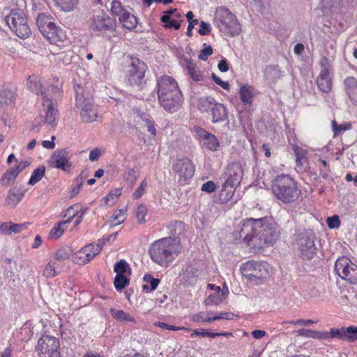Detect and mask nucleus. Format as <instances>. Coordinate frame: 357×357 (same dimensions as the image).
I'll use <instances>...</instances> for the list:
<instances>
[{"instance_id":"1","label":"nucleus","mask_w":357,"mask_h":357,"mask_svg":"<svg viewBox=\"0 0 357 357\" xmlns=\"http://www.w3.org/2000/svg\"><path fill=\"white\" fill-rule=\"evenodd\" d=\"M183 246L178 237L167 236L153 241L149 248L151 260L163 268L169 267L181 254Z\"/></svg>"},{"instance_id":"2","label":"nucleus","mask_w":357,"mask_h":357,"mask_svg":"<svg viewBox=\"0 0 357 357\" xmlns=\"http://www.w3.org/2000/svg\"><path fill=\"white\" fill-rule=\"evenodd\" d=\"M157 96L160 105L168 112H176L182 105V93L171 76L165 75L157 79Z\"/></svg>"},{"instance_id":"3","label":"nucleus","mask_w":357,"mask_h":357,"mask_svg":"<svg viewBox=\"0 0 357 357\" xmlns=\"http://www.w3.org/2000/svg\"><path fill=\"white\" fill-rule=\"evenodd\" d=\"M271 190L273 197L284 204L294 203L302 193L296 179L287 174L276 176L271 181Z\"/></svg>"},{"instance_id":"4","label":"nucleus","mask_w":357,"mask_h":357,"mask_svg":"<svg viewBox=\"0 0 357 357\" xmlns=\"http://www.w3.org/2000/svg\"><path fill=\"white\" fill-rule=\"evenodd\" d=\"M199 111L213 123L222 122L227 118L226 107L211 97H203L198 102Z\"/></svg>"},{"instance_id":"5","label":"nucleus","mask_w":357,"mask_h":357,"mask_svg":"<svg viewBox=\"0 0 357 357\" xmlns=\"http://www.w3.org/2000/svg\"><path fill=\"white\" fill-rule=\"evenodd\" d=\"M36 24L40 33L50 43L57 44L66 38L65 32L56 26L51 15L44 13H39L36 18Z\"/></svg>"},{"instance_id":"6","label":"nucleus","mask_w":357,"mask_h":357,"mask_svg":"<svg viewBox=\"0 0 357 357\" xmlns=\"http://www.w3.org/2000/svg\"><path fill=\"white\" fill-rule=\"evenodd\" d=\"M146 64L139 58L127 56L126 58L125 77L128 84L132 86H139L144 82Z\"/></svg>"},{"instance_id":"7","label":"nucleus","mask_w":357,"mask_h":357,"mask_svg":"<svg viewBox=\"0 0 357 357\" xmlns=\"http://www.w3.org/2000/svg\"><path fill=\"white\" fill-rule=\"evenodd\" d=\"M75 107L80 109L79 114L85 123H91L96 120L98 111L92 100L84 96V89L80 84H75Z\"/></svg>"},{"instance_id":"8","label":"nucleus","mask_w":357,"mask_h":357,"mask_svg":"<svg viewBox=\"0 0 357 357\" xmlns=\"http://www.w3.org/2000/svg\"><path fill=\"white\" fill-rule=\"evenodd\" d=\"M215 21L221 31L234 36L241 32V24L236 16L227 8L219 7L215 13Z\"/></svg>"},{"instance_id":"9","label":"nucleus","mask_w":357,"mask_h":357,"mask_svg":"<svg viewBox=\"0 0 357 357\" xmlns=\"http://www.w3.org/2000/svg\"><path fill=\"white\" fill-rule=\"evenodd\" d=\"M6 22L10 30L20 38H26L31 33L26 15L21 9H12L6 17Z\"/></svg>"},{"instance_id":"10","label":"nucleus","mask_w":357,"mask_h":357,"mask_svg":"<svg viewBox=\"0 0 357 357\" xmlns=\"http://www.w3.org/2000/svg\"><path fill=\"white\" fill-rule=\"evenodd\" d=\"M172 171L178 183L184 186L190 183L195 173V165L189 158H176L172 163Z\"/></svg>"},{"instance_id":"11","label":"nucleus","mask_w":357,"mask_h":357,"mask_svg":"<svg viewBox=\"0 0 357 357\" xmlns=\"http://www.w3.org/2000/svg\"><path fill=\"white\" fill-rule=\"evenodd\" d=\"M243 275L249 281L260 284L269 277L268 264L255 261H248L241 266Z\"/></svg>"},{"instance_id":"12","label":"nucleus","mask_w":357,"mask_h":357,"mask_svg":"<svg viewBox=\"0 0 357 357\" xmlns=\"http://www.w3.org/2000/svg\"><path fill=\"white\" fill-rule=\"evenodd\" d=\"M265 218H248L243 221L239 236L243 241L253 248V243L257 241V238L263 229V222Z\"/></svg>"},{"instance_id":"13","label":"nucleus","mask_w":357,"mask_h":357,"mask_svg":"<svg viewBox=\"0 0 357 357\" xmlns=\"http://www.w3.org/2000/svg\"><path fill=\"white\" fill-rule=\"evenodd\" d=\"M336 273L350 284H357V265L347 257H339L335 264Z\"/></svg>"},{"instance_id":"14","label":"nucleus","mask_w":357,"mask_h":357,"mask_svg":"<svg viewBox=\"0 0 357 357\" xmlns=\"http://www.w3.org/2000/svg\"><path fill=\"white\" fill-rule=\"evenodd\" d=\"M113 271L116 273L113 284L120 292L130 284L132 269L126 260L121 259L114 264Z\"/></svg>"},{"instance_id":"15","label":"nucleus","mask_w":357,"mask_h":357,"mask_svg":"<svg viewBox=\"0 0 357 357\" xmlns=\"http://www.w3.org/2000/svg\"><path fill=\"white\" fill-rule=\"evenodd\" d=\"M59 349V339L51 335H43L36 345L39 357H61Z\"/></svg>"},{"instance_id":"16","label":"nucleus","mask_w":357,"mask_h":357,"mask_svg":"<svg viewBox=\"0 0 357 357\" xmlns=\"http://www.w3.org/2000/svg\"><path fill=\"white\" fill-rule=\"evenodd\" d=\"M109 239L110 236L108 235L102 240H99L98 243L96 245L90 243L85 245L75 254L73 261L78 264L84 265L87 264L100 252L102 246L105 242L109 241Z\"/></svg>"},{"instance_id":"17","label":"nucleus","mask_w":357,"mask_h":357,"mask_svg":"<svg viewBox=\"0 0 357 357\" xmlns=\"http://www.w3.org/2000/svg\"><path fill=\"white\" fill-rule=\"evenodd\" d=\"M298 255L303 260H310L317 254L314 236L309 234H301L297 240Z\"/></svg>"},{"instance_id":"18","label":"nucleus","mask_w":357,"mask_h":357,"mask_svg":"<svg viewBox=\"0 0 357 357\" xmlns=\"http://www.w3.org/2000/svg\"><path fill=\"white\" fill-rule=\"evenodd\" d=\"M236 169V171L234 170V175L230 173L229 177L227 178L225 181L222 189L219 195V199L221 203H227L229 202L233 197L234 194V186L240 182L241 175L239 172L241 169L238 165H233L230 169Z\"/></svg>"},{"instance_id":"19","label":"nucleus","mask_w":357,"mask_h":357,"mask_svg":"<svg viewBox=\"0 0 357 357\" xmlns=\"http://www.w3.org/2000/svg\"><path fill=\"white\" fill-rule=\"evenodd\" d=\"M192 130L195 132V139L200 142H203L204 146L207 149L211 151H215L218 149L220 143L215 135L198 126H195Z\"/></svg>"},{"instance_id":"20","label":"nucleus","mask_w":357,"mask_h":357,"mask_svg":"<svg viewBox=\"0 0 357 357\" xmlns=\"http://www.w3.org/2000/svg\"><path fill=\"white\" fill-rule=\"evenodd\" d=\"M277 234L275 231L268 225L263 222V229L257 237V241L253 243V249H260L264 247L272 245L276 241Z\"/></svg>"},{"instance_id":"21","label":"nucleus","mask_w":357,"mask_h":357,"mask_svg":"<svg viewBox=\"0 0 357 357\" xmlns=\"http://www.w3.org/2000/svg\"><path fill=\"white\" fill-rule=\"evenodd\" d=\"M119 7L120 2L113 1V14L119 16V20L123 26L129 30L136 28L137 25L136 17L124 9H121L120 11L118 12L116 9Z\"/></svg>"},{"instance_id":"22","label":"nucleus","mask_w":357,"mask_h":357,"mask_svg":"<svg viewBox=\"0 0 357 357\" xmlns=\"http://www.w3.org/2000/svg\"><path fill=\"white\" fill-rule=\"evenodd\" d=\"M160 20L163 23V27L166 29L178 30L181 23L183 21L182 16L176 9H171L164 12Z\"/></svg>"},{"instance_id":"23","label":"nucleus","mask_w":357,"mask_h":357,"mask_svg":"<svg viewBox=\"0 0 357 357\" xmlns=\"http://www.w3.org/2000/svg\"><path fill=\"white\" fill-rule=\"evenodd\" d=\"M43 107L45 113L44 123L53 128L55 127L59 117L56 103L51 102L50 100H47L43 102Z\"/></svg>"},{"instance_id":"24","label":"nucleus","mask_w":357,"mask_h":357,"mask_svg":"<svg viewBox=\"0 0 357 357\" xmlns=\"http://www.w3.org/2000/svg\"><path fill=\"white\" fill-rule=\"evenodd\" d=\"M17 96V89L14 85L9 86L0 91V109L15 104Z\"/></svg>"},{"instance_id":"25","label":"nucleus","mask_w":357,"mask_h":357,"mask_svg":"<svg viewBox=\"0 0 357 357\" xmlns=\"http://www.w3.org/2000/svg\"><path fill=\"white\" fill-rule=\"evenodd\" d=\"M51 160L54 167L57 169L66 171V168L71 166V164L69 162V153L66 149L56 150L54 152Z\"/></svg>"},{"instance_id":"26","label":"nucleus","mask_w":357,"mask_h":357,"mask_svg":"<svg viewBox=\"0 0 357 357\" xmlns=\"http://www.w3.org/2000/svg\"><path fill=\"white\" fill-rule=\"evenodd\" d=\"M318 89L323 93H328L333 87V79L328 68H322L317 78Z\"/></svg>"},{"instance_id":"27","label":"nucleus","mask_w":357,"mask_h":357,"mask_svg":"<svg viewBox=\"0 0 357 357\" xmlns=\"http://www.w3.org/2000/svg\"><path fill=\"white\" fill-rule=\"evenodd\" d=\"M112 24L110 17L103 10H96L93 15L91 27L94 30H107Z\"/></svg>"},{"instance_id":"28","label":"nucleus","mask_w":357,"mask_h":357,"mask_svg":"<svg viewBox=\"0 0 357 357\" xmlns=\"http://www.w3.org/2000/svg\"><path fill=\"white\" fill-rule=\"evenodd\" d=\"M188 75L194 82H200L204 81L205 75L199 66L190 59L184 60Z\"/></svg>"},{"instance_id":"29","label":"nucleus","mask_w":357,"mask_h":357,"mask_svg":"<svg viewBox=\"0 0 357 357\" xmlns=\"http://www.w3.org/2000/svg\"><path fill=\"white\" fill-rule=\"evenodd\" d=\"M240 100L243 105H252L253 99L257 92L255 87L248 84H244L239 89Z\"/></svg>"},{"instance_id":"30","label":"nucleus","mask_w":357,"mask_h":357,"mask_svg":"<svg viewBox=\"0 0 357 357\" xmlns=\"http://www.w3.org/2000/svg\"><path fill=\"white\" fill-rule=\"evenodd\" d=\"M63 90L62 85L57 86L51 85L47 86L45 91L42 93L43 101L50 100L51 102L56 103L57 100L62 97Z\"/></svg>"},{"instance_id":"31","label":"nucleus","mask_w":357,"mask_h":357,"mask_svg":"<svg viewBox=\"0 0 357 357\" xmlns=\"http://www.w3.org/2000/svg\"><path fill=\"white\" fill-rule=\"evenodd\" d=\"M29 225V222L15 224L12 222H3L0 225V232L3 234L10 235L12 233L18 234L26 229Z\"/></svg>"},{"instance_id":"32","label":"nucleus","mask_w":357,"mask_h":357,"mask_svg":"<svg viewBox=\"0 0 357 357\" xmlns=\"http://www.w3.org/2000/svg\"><path fill=\"white\" fill-rule=\"evenodd\" d=\"M345 89L351 101L357 105V79L354 77H348L344 79Z\"/></svg>"},{"instance_id":"33","label":"nucleus","mask_w":357,"mask_h":357,"mask_svg":"<svg viewBox=\"0 0 357 357\" xmlns=\"http://www.w3.org/2000/svg\"><path fill=\"white\" fill-rule=\"evenodd\" d=\"M24 192L20 189H10L5 200V204L14 208L24 197Z\"/></svg>"},{"instance_id":"34","label":"nucleus","mask_w":357,"mask_h":357,"mask_svg":"<svg viewBox=\"0 0 357 357\" xmlns=\"http://www.w3.org/2000/svg\"><path fill=\"white\" fill-rule=\"evenodd\" d=\"M228 292V288L227 287H223L222 292H214L209 294L205 299L204 304L206 305H218L222 302Z\"/></svg>"},{"instance_id":"35","label":"nucleus","mask_w":357,"mask_h":357,"mask_svg":"<svg viewBox=\"0 0 357 357\" xmlns=\"http://www.w3.org/2000/svg\"><path fill=\"white\" fill-rule=\"evenodd\" d=\"M54 5L64 12L73 11L78 5L79 0H52Z\"/></svg>"},{"instance_id":"36","label":"nucleus","mask_w":357,"mask_h":357,"mask_svg":"<svg viewBox=\"0 0 357 357\" xmlns=\"http://www.w3.org/2000/svg\"><path fill=\"white\" fill-rule=\"evenodd\" d=\"M29 88L34 93L40 95L45 91L41 80L35 77H29Z\"/></svg>"},{"instance_id":"37","label":"nucleus","mask_w":357,"mask_h":357,"mask_svg":"<svg viewBox=\"0 0 357 357\" xmlns=\"http://www.w3.org/2000/svg\"><path fill=\"white\" fill-rule=\"evenodd\" d=\"M143 280L146 283L142 286L144 291H148V290H150V291H153L156 289L160 283L159 279L154 278L152 275L149 273L144 275Z\"/></svg>"},{"instance_id":"38","label":"nucleus","mask_w":357,"mask_h":357,"mask_svg":"<svg viewBox=\"0 0 357 357\" xmlns=\"http://www.w3.org/2000/svg\"><path fill=\"white\" fill-rule=\"evenodd\" d=\"M298 333L299 335L305 337H311L319 340L328 339V335L327 334H324V333L312 331L310 329L302 328L298 331Z\"/></svg>"},{"instance_id":"39","label":"nucleus","mask_w":357,"mask_h":357,"mask_svg":"<svg viewBox=\"0 0 357 357\" xmlns=\"http://www.w3.org/2000/svg\"><path fill=\"white\" fill-rule=\"evenodd\" d=\"M45 167L41 165L33 170L31 176L28 181V184L30 185H34L36 183L39 182L45 174Z\"/></svg>"},{"instance_id":"40","label":"nucleus","mask_w":357,"mask_h":357,"mask_svg":"<svg viewBox=\"0 0 357 357\" xmlns=\"http://www.w3.org/2000/svg\"><path fill=\"white\" fill-rule=\"evenodd\" d=\"M324 334H327L328 338H337L346 341V327H342L340 328H332L329 333H324Z\"/></svg>"},{"instance_id":"41","label":"nucleus","mask_w":357,"mask_h":357,"mask_svg":"<svg viewBox=\"0 0 357 357\" xmlns=\"http://www.w3.org/2000/svg\"><path fill=\"white\" fill-rule=\"evenodd\" d=\"M331 126L334 133V137L338 136L342 132L349 130L351 128V123L350 122L344 123L342 124H337L335 121H333Z\"/></svg>"},{"instance_id":"42","label":"nucleus","mask_w":357,"mask_h":357,"mask_svg":"<svg viewBox=\"0 0 357 357\" xmlns=\"http://www.w3.org/2000/svg\"><path fill=\"white\" fill-rule=\"evenodd\" d=\"M142 119L147 131L150 132L153 138H155L157 135V130L153 119L146 116H142Z\"/></svg>"},{"instance_id":"43","label":"nucleus","mask_w":357,"mask_h":357,"mask_svg":"<svg viewBox=\"0 0 357 357\" xmlns=\"http://www.w3.org/2000/svg\"><path fill=\"white\" fill-rule=\"evenodd\" d=\"M206 312H199L198 313L192 314L190 315V319L192 321L196 322V323H211L213 322V320H211L213 319L212 317H206Z\"/></svg>"},{"instance_id":"44","label":"nucleus","mask_w":357,"mask_h":357,"mask_svg":"<svg viewBox=\"0 0 357 357\" xmlns=\"http://www.w3.org/2000/svg\"><path fill=\"white\" fill-rule=\"evenodd\" d=\"M126 211V209H119L113 213V227L124 222L127 218Z\"/></svg>"},{"instance_id":"45","label":"nucleus","mask_w":357,"mask_h":357,"mask_svg":"<svg viewBox=\"0 0 357 357\" xmlns=\"http://www.w3.org/2000/svg\"><path fill=\"white\" fill-rule=\"evenodd\" d=\"M114 317L120 321L136 323L135 319L130 315L129 313L126 312L123 310H117L114 315Z\"/></svg>"},{"instance_id":"46","label":"nucleus","mask_w":357,"mask_h":357,"mask_svg":"<svg viewBox=\"0 0 357 357\" xmlns=\"http://www.w3.org/2000/svg\"><path fill=\"white\" fill-rule=\"evenodd\" d=\"M294 152L296 155V163L298 166L303 165V161L306 158L307 151L298 146H294Z\"/></svg>"},{"instance_id":"47","label":"nucleus","mask_w":357,"mask_h":357,"mask_svg":"<svg viewBox=\"0 0 357 357\" xmlns=\"http://www.w3.org/2000/svg\"><path fill=\"white\" fill-rule=\"evenodd\" d=\"M148 208L144 204H139L136 210V218L139 224L146 222V216L147 215Z\"/></svg>"},{"instance_id":"48","label":"nucleus","mask_w":357,"mask_h":357,"mask_svg":"<svg viewBox=\"0 0 357 357\" xmlns=\"http://www.w3.org/2000/svg\"><path fill=\"white\" fill-rule=\"evenodd\" d=\"M72 255V250L69 248H61L56 252L55 259L58 261L68 259Z\"/></svg>"},{"instance_id":"49","label":"nucleus","mask_w":357,"mask_h":357,"mask_svg":"<svg viewBox=\"0 0 357 357\" xmlns=\"http://www.w3.org/2000/svg\"><path fill=\"white\" fill-rule=\"evenodd\" d=\"M346 341L349 342L357 341V326H349L346 327Z\"/></svg>"},{"instance_id":"50","label":"nucleus","mask_w":357,"mask_h":357,"mask_svg":"<svg viewBox=\"0 0 357 357\" xmlns=\"http://www.w3.org/2000/svg\"><path fill=\"white\" fill-rule=\"evenodd\" d=\"M148 186V182L146 179H144L140 185L135 190L132 194V198L134 199H139L144 194L146 188Z\"/></svg>"},{"instance_id":"51","label":"nucleus","mask_w":357,"mask_h":357,"mask_svg":"<svg viewBox=\"0 0 357 357\" xmlns=\"http://www.w3.org/2000/svg\"><path fill=\"white\" fill-rule=\"evenodd\" d=\"M155 325L162 328V329H166V330H169V331H176L184 330V331H188L190 330V328H185L183 326L181 327V326H172V325H169L168 324H166L164 322H160V321L155 323Z\"/></svg>"},{"instance_id":"52","label":"nucleus","mask_w":357,"mask_h":357,"mask_svg":"<svg viewBox=\"0 0 357 357\" xmlns=\"http://www.w3.org/2000/svg\"><path fill=\"white\" fill-rule=\"evenodd\" d=\"M59 274V272L56 271L55 266L51 262H49L45 267L43 275L46 278H53Z\"/></svg>"},{"instance_id":"53","label":"nucleus","mask_w":357,"mask_h":357,"mask_svg":"<svg viewBox=\"0 0 357 357\" xmlns=\"http://www.w3.org/2000/svg\"><path fill=\"white\" fill-rule=\"evenodd\" d=\"M327 225L330 229H337L340 225V220L337 215H334L327 218Z\"/></svg>"},{"instance_id":"54","label":"nucleus","mask_w":357,"mask_h":357,"mask_svg":"<svg viewBox=\"0 0 357 357\" xmlns=\"http://www.w3.org/2000/svg\"><path fill=\"white\" fill-rule=\"evenodd\" d=\"M83 183L81 181V178H75L73 181V184L71 188V195L70 198H73L75 195H77L82 186Z\"/></svg>"},{"instance_id":"55","label":"nucleus","mask_w":357,"mask_h":357,"mask_svg":"<svg viewBox=\"0 0 357 357\" xmlns=\"http://www.w3.org/2000/svg\"><path fill=\"white\" fill-rule=\"evenodd\" d=\"M79 204H75L70 207L68 208L66 210V213L65 216L69 215L68 218H71V220L73 218L77 216L79 214Z\"/></svg>"},{"instance_id":"56","label":"nucleus","mask_w":357,"mask_h":357,"mask_svg":"<svg viewBox=\"0 0 357 357\" xmlns=\"http://www.w3.org/2000/svg\"><path fill=\"white\" fill-rule=\"evenodd\" d=\"M213 54V48L208 45L200 51L199 54V59L200 60L206 61L207 59Z\"/></svg>"},{"instance_id":"57","label":"nucleus","mask_w":357,"mask_h":357,"mask_svg":"<svg viewBox=\"0 0 357 357\" xmlns=\"http://www.w3.org/2000/svg\"><path fill=\"white\" fill-rule=\"evenodd\" d=\"M15 180L11 176L10 173L7 171L3 174L0 179V184L3 186L11 185L14 183Z\"/></svg>"},{"instance_id":"58","label":"nucleus","mask_w":357,"mask_h":357,"mask_svg":"<svg viewBox=\"0 0 357 357\" xmlns=\"http://www.w3.org/2000/svg\"><path fill=\"white\" fill-rule=\"evenodd\" d=\"M124 177L126 180L134 183L137 178V172L132 168H128L125 172Z\"/></svg>"},{"instance_id":"59","label":"nucleus","mask_w":357,"mask_h":357,"mask_svg":"<svg viewBox=\"0 0 357 357\" xmlns=\"http://www.w3.org/2000/svg\"><path fill=\"white\" fill-rule=\"evenodd\" d=\"M197 272V269L191 266H187L185 271L183 273V278L186 282H188L191 278V277L195 276Z\"/></svg>"},{"instance_id":"60","label":"nucleus","mask_w":357,"mask_h":357,"mask_svg":"<svg viewBox=\"0 0 357 357\" xmlns=\"http://www.w3.org/2000/svg\"><path fill=\"white\" fill-rule=\"evenodd\" d=\"M211 27L210 24L202 21L200 23V29L198 30V33L201 36H206L210 33Z\"/></svg>"},{"instance_id":"61","label":"nucleus","mask_w":357,"mask_h":357,"mask_svg":"<svg viewBox=\"0 0 357 357\" xmlns=\"http://www.w3.org/2000/svg\"><path fill=\"white\" fill-rule=\"evenodd\" d=\"M212 79L215 82V84L221 86L222 89L225 90H229L230 88V85L227 82L222 81L219 77H218L215 73H212Z\"/></svg>"},{"instance_id":"62","label":"nucleus","mask_w":357,"mask_h":357,"mask_svg":"<svg viewBox=\"0 0 357 357\" xmlns=\"http://www.w3.org/2000/svg\"><path fill=\"white\" fill-rule=\"evenodd\" d=\"M201 190L203 192L211 193L215 190V184L213 181H208L202 185Z\"/></svg>"},{"instance_id":"63","label":"nucleus","mask_w":357,"mask_h":357,"mask_svg":"<svg viewBox=\"0 0 357 357\" xmlns=\"http://www.w3.org/2000/svg\"><path fill=\"white\" fill-rule=\"evenodd\" d=\"M61 225H55L50 231L49 236L52 238H59L63 234L60 229Z\"/></svg>"},{"instance_id":"64","label":"nucleus","mask_w":357,"mask_h":357,"mask_svg":"<svg viewBox=\"0 0 357 357\" xmlns=\"http://www.w3.org/2000/svg\"><path fill=\"white\" fill-rule=\"evenodd\" d=\"M102 155L100 149L96 148L91 151L89 153V160L92 162L97 161Z\"/></svg>"}]
</instances>
